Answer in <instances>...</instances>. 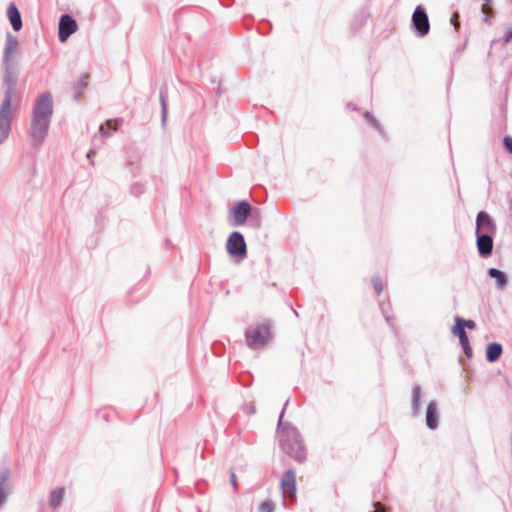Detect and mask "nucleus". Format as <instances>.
<instances>
[{
	"label": "nucleus",
	"mask_w": 512,
	"mask_h": 512,
	"mask_svg": "<svg viewBox=\"0 0 512 512\" xmlns=\"http://www.w3.org/2000/svg\"><path fill=\"white\" fill-rule=\"evenodd\" d=\"M18 49V40L15 36L8 34L3 52L4 83L7 88L16 89V60L15 54Z\"/></svg>",
	"instance_id": "nucleus-1"
},
{
	"label": "nucleus",
	"mask_w": 512,
	"mask_h": 512,
	"mask_svg": "<svg viewBox=\"0 0 512 512\" xmlns=\"http://www.w3.org/2000/svg\"><path fill=\"white\" fill-rule=\"evenodd\" d=\"M15 88H7L4 100L0 105V145L8 138L11 132L13 112L15 108L12 105V96Z\"/></svg>",
	"instance_id": "nucleus-2"
},
{
	"label": "nucleus",
	"mask_w": 512,
	"mask_h": 512,
	"mask_svg": "<svg viewBox=\"0 0 512 512\" xmlns=\"http://www.w3.org/2000/svg\"><path fill=\"white\" fill-rule=\"evenodd\" d=\"M281 446L285 453L294 457L298 461L305 459L304 447L299 439V434L295 429L281 431Z\"/></svg>",
	"instance_id": "nucleus-3"
},
{
	"label": "nucleus",
	"mask_w": 512,
	"mask_h": 512,
	"mask_svg": "<svg viewBox=\"0 0 512 512\" xmlns=\"http://www.w3.org/2000/svg\"><path fill=\"white\" fill-rule=\"evenodd\" d=\"M247 345L256 350L264 347L272 338L271 326L268 322L250 328L245 333Z\"/></svg>",
	"instance_id": "nucleus-4"
},
{
	"label": "nucleus",
	"mask_w": 512,
	"mask_h": 512,
	"mask_svg": "<svg viewBox=\"0 0 512 512\" xmlns=\"http://www.w3.org/2000/svg\"><path fill=\"white\" fill-rule=\"evenodd\" d=\"M53 112V101L50 93H42L36 102L33 117L50 120Z\"/></svg>",
	"instance_id": "nucleus-5"
},
{
	"label": "nucleus",
	"mask_w": 512,
	"mask_h": 512,
	"mask_svg": "<svg viewBox=\"0 0 512 512\" xmlns=\"http://www.w3.org/2000/svg\"><path fill=\"white\" fill-rule=\"evenodd\" d=\"M226 249L232 257L243 259L246 256V243L239 232H233L226 243Z\"/></svg>",
	"instance_id": "nucleus-6"
},
{
	"label": "nucleus",
	"mask_w": 512,
	"mask_h": 512,
	"mask_svg": "<svg viewBox=\"0 0 512 512\" xmlns=\"http://www.w3.org/2000/svg\"><path fill=\"white\" fill-rule=\"evenodd\" d=\"M78 29V24L70 15H63L59 22V40L65 42Z\"/></svg>",
	"instance_id": "nucleus-7"
},
{
	"label": "nucleus",
	"mask_w": 512,
	"mask_h": 512,
	"mask_svg": "<svg viewBox=\"0 0 512 512\" xmlns=\"http://www.w3.org/2000/svg\"><path fill=\"white\" fill-rule=\"evenodd\" d=\"M49 123H50V120H47L44 118L33 117L32 124H31V134H32L34 141L37 144H40L45 139V137L47 135Z\"/></svg>",
	"instance_id": "nucleus-8"
},
{
	"label": "nucleus",
	"mask_w": 512,
	"mask_h": 512,
	"mask_svg": "<svg viewBox=\"0 0 512 512\" xmlns=\"http://www.w3.org/2000/svg\"><path fill=\"white\" fill-rule=\"evenodd\" d=\"M252 211L251 205L246 201H241L231 210L233 225L241 226L245 223L247 217Z\"/></svg>",
	"instance_id": "nucleus-9"
},
{
	"label": "nucleus",
	"mask_w": 512,
	"mask_h": 512,
	"mask_svg": "<svg viewBox=\"0 0 512 512\" xmlns=\"http://www.w3.org/2000/svg\"><path fill=\"white\" fill-rule=\"evenodd\" d=\"M412 22L421 36H424L429 32L430 25L428 16L421 6L416 7L412 16Z\"/></svg>",
	"instance_id": "nucleus-10"
},
{
	"label": "nucleus",
	"mask_w": 512,
	"mask_h": 512,
	"mask_svg": "<svg viewBox=\"0 0 512 512\" xmlns=\"http://www.w3.org/2000/svg\"><path fill=\"white\" fill-rule=\"evenodd\" d=\"M495 231V224L488 213L479 212L476 219V234H487L490 235Z\"/></svg>",
	"instance_id": "nucleus-11"
},
{
	"label": "nucleus",
	"mask_w": 512,
	"mask_h": 512,
	"mask_svg": "<svg viewBox=\"0 0 512 512\" xmlns=\"http://www.w3.org/2000/svg\"><path fill=\"white\" fill-rule=\"evenodd\" d=\"M280 486L284 496H288L291 499L294 498L296 493V477L292 470H287L284 473Z\"/></svg>",
	"instance_id": "nucleus-12"
},
{
	"label": "nucleus",
	"mask_w": 512,
	"mask_h": 512,
	"mask_svg": "<svg viewBox=\"0 0 512 512\" xmlns=\"http://www.w3.org/2000/svg\"><path fill=\"white\" fill-rule=\"evenodd\" d=\"M452 334L459 338L464 353L466 354V356L470 357L472 355V348L470 346L469 339L465 332V329L460 324L455 322V325L452 328Z\"/></svg>",
	"instance_id": "nucleus-13"
},
{
	"label": "nucleus",
	"mask_w": 512,
	"mask_h": 512,
	"mask_svg": "<svg viewBox=\"0 0 512 512\" xmlns=\"http://www.w3.org/2000/svg\"><path fill=\"white\" fill-rule=\"evenodd\" d=\"M477 248L481 256L487 257L491 255L493 250L492 237L487 234L477 235Z\"/></svg>",
	"instance_id": "nucleus-14"
},
{
	"label": "nucleus",
	"mask_w": 512,
	"mask_h": 512,
	"mask_svg": "<svg viewBox=\"0 0 512 512\" xmlns=\"http://www.w3.org/2000/svg\"><path fill=\"white\" fill-rule=\"evenodd\" d=\"M426 423L430 429H435L438 425V409L435 402H430L427 406Z\"/></svg>",
	"instance_id": "nucleus-15"
},
{
	"label": "nucleus",
	"mask_w": 512,
	"mask_h": 512,
	"mask_svg": "<svg viewBox=\"0 0 512 512\" xmlns=\"http://www.w3.org/2000/svg\"><path fill=\"white\" fill-rule=\"evenodd\" d=\"M7 15L13 29L19 31L22 28V20L20 12L14 4L9 5Z\"/></svg>",
	"instance_id": "nucleus-16"
},
{
	"label": "nucleus",
	"mask_w": 512,
	"mask_h": 512,
	"mask_svg": "<svg viewBox=\"0 0 512 512\" xmlns=\"http://www.w3.org/2000/svg\"><path fill=\"white\" fill-rule=\"evenodd\" d=\"M502 354V346L498 343H490L486 348V358L489 362L497 361Z\"/></svg>",
	"instance_id": "nucleus-17"
},
{
	"label": "nucleus",
	"mask_w": 512,
	"mask_h": 512,
	"mask_svg": "<svg viewBox=\"0 0 512 512\" xmlns=\"http://www.w3.org/2000/svg\"><path fill=\"white\" fill-rule=\"evenodd\" d=\"M64 488L55 489L51 492L49 498V504L52 508H56L64 497Z\"/></svg>",
	"instance_id": "nucleus-18"
},
{
	"label": "nucleus",
	"mask_w": 512,
	"mask_h": 512,
	"mask_svg": "<svg viewBox=\"0 0 512 512\" xmlns=\"http://www.w3.org/2000/svg\"><path fill=\"white\" fill-rule=\"evenodd\" d=\"M488 274L490 277L496 279L499 287H503L506 284V276L500 270L496 268H490Z\"/></svg>",
	"instance_id": "nucleus-19"
},
{
	"label": "nucleus",
	"mask_w": 512,
	"mask_h": 512,
	"mask_svg": "<svg viewBox=\"0 0 512 512\" xmlns=\"http://www.w3.org/2000/svg\"><path fill=\"white\" fill-rule=\"evenodd\" d=\"M421 404V389L416 386L412 390V406L415 413H418Z\"/></svg>",
	"instance_id": "nucleus-20"
},
{
	"label": "nucleus",
	"mask_w": 512,
	"mask_h": 512,
	"mask_svg": "<svg viewBox=\"0 0 512 512\" xmlns=\"http://www.w3.org/2000/svg\"><path fill=\"white\" fill-rule=\"evenodd\" d=\"M118 125H119V122L117 120H107L105 125H101L100 128H99V131L100 133L103 135V136H109L110 133L108 131H106L105 129V126H107L109 129L111 130H117L118 128Z\"/></svg>",
	"instance_id": "nucleus-21"
},
{
	"label": "nucleus",
	"mask_w": 512,
	"mask_h": 512,
	"mask_svg": "<svg viewBox=\"0 0 512 512\" xmlns=\"http://www.w3.org/2000/svg\"><path fill=\"white\" fill-rule=\"evenodd\" d=\"M7 487V476H3L0 480V505L5 501Z\"/></svg>",
	"instance_id": "nucleus-22"
},
{
	"label": "nucleus",
	"mask_w": 512,
	"mask_h": 512,
	"mask_svg": "<svg viewBox=\"0 0 512 512\" xmlns=\"http://www.w3.org/2000/svg\"><path fill=\"white\" fill-rule=\"evenodd\" d=\"M455 322L460 324L464 329H474L476 327V324L473 320H465L460 317H455Z\"/></svg>",
	"instance_id": "nucleus-23"
},
{
	"label": "nucleus",
	"mask_w": 512,
	"mask_h": 512,
	"mask_svg": "<svg viewBox=\"0 0 512 512\" xmlns=\"http://www.w3.org/2000/svg\"><path fill=\"white\" fill-rule=\"evenodd\" d=\"M273 510H274V504L270 500L264 501L259 506L260 512H273Z\"/></svg>",
	"instance_id": "nucleus-24"
},
{
	"label": "nucleus",
	"mask_w": 512,
	"mask_h": 512,
	"mask_svg": "<svg viewBox=\"0 0 512 512\" xmlns=\"http://www.w3.org/2000/svg\"><path fill=\"white\" fill-rule=\"evenodd\" d=\"M504 146L512 154V137L506 136L504 138Z\"/></svg>",
	"instance_id": "nucleus-25"
},
{
	"label": "nucleus",
	"mask_w": 512,
	"mask_h": 512,
	"mask_svg": "<svg viewBox=\"0 0 512 512\" xmlns=\"http://www.w3.org/2000/svg\"><path fill=\"white\" fill-rule=\"evenodd\" d=\"M161 105H162V113H163V119L165 120L167 116V104L164 96H161Z\"/></svg>",
	"instance_id": "nucleus-26"
},
{
	"label": "nucleus",
	"mask_w": 512,
	"mask_h": 512,
	"mask_svg": "<svg viewBox=\"0 0 512 512\" xmlns=\"http://www.w3.org/2000/svg\"><path fill=\"white\" fill-rule=\"evenodd\" d=\"M373 286H374V289L376 290V292L378 294H380L381 291H382V284H381V282L379 280H374L373 281Z\"/></svg>",
	"instance_id": "nucleus-27"
},
{
	"label": "nucleus",
	"mask_w": 512,
	"mask_h": 512,
	"mask_svg": "<svg viewBox=\"0 0 512 512\" xmlns=\"http://www.w3.org/2000/svg\"><path fill=\"white\" fill-rule=\"evenodd\" d=\"M231 482H232L234 488H237V480H236V475L234 472L231 473Z\"/></svg>",
	"instance_id": "nucleus-28"
},
{
	"label": "nucleus",
	"mask_w": 512,
	"mask_h": 512,
	"mask_svg": "<svg viewBox=\"0 0 512 512\" xmlns=\"http://www.w3.org/2000/svg\"><path fill=\"white\" fill-rule=\"evenodd\" d=\"M372 512H386L384 507L380 505V503H377V507L374 511Z\"/></svg>",
	"instance_id": "nucleus-29"
},
{
	"label": "nucleus",
	"mask_w": 512,
	"mask_h": 512,
	"mask_svg": "<svg viewBox=\"0 0 512 512\" xmlns=\"http://www.w3.org/2000/svg\"><path fill=\"white\" fill-rule=\"evenodd\" d=\"M365 117L371 121V123H373L374 125H376V122L374 120V118L369 114V113H365Z\"/></svg>",
	"instance_id": "nucleus-30"
}]
</instances>
